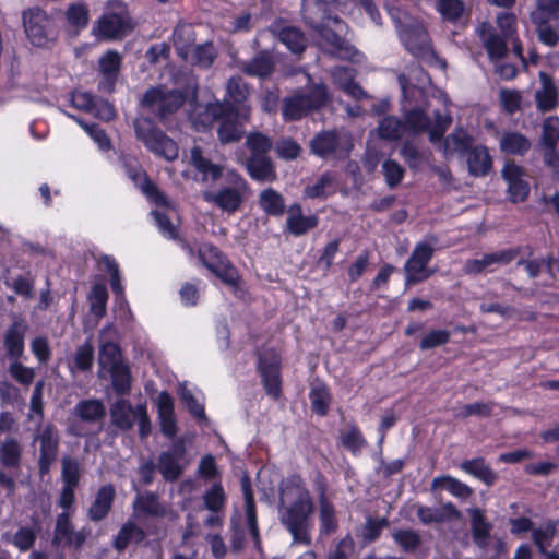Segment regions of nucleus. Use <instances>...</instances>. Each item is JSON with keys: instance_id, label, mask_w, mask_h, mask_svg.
Listing matches in <instances>:
<instances>
[{"instance_id": "c03bdc74", "label": "nucleus", "mask_w": 559, "mask_h": 559, "mask_svg": "<svg viewBox=\"0 0 559 559\" xmlns=\"http://www.w3.org/2000/svg\"><path fill=\"white\" fill-rule=\"evenodd\" d=\"M277 37L293 53H301L307 47L305 34L296 26H284L278 32Z\"/></svg>"}, {"instance_id": "f8f14e48", "label": "nucleus", "mask_w": 559, "mask_h": 559, "mask_svg": "<svg viewBox=\"0 0 559 559\" xmlns=\"http://www.w3.org/2000/svg\"><path fill=\"white\" fill-rule=\"evenodd\" d=\"M187 453L186 440L178 437L173 440L170 448L163 451L157 460V468L166 481H177L185 471V465L181 461Z\"/></svg>"}, {"instance_id": "0eeeda50", "label": "nucleus", "mask_w": 559, "mask_h": 559, "mask_svg": "<svg viewBox=\"0 0 559 559\" xmlns=\"http://www.w3.org/2000/svg\"><path fill=\"white\" fill-rule=\"evenodd\" d=\"M255 368L266 395L273 401H278L283 395V358L281 353L274 347L259 350Z\"/></svg>"}, {"instance_id": "f03ea898", "label": "nucleus", "mask_w": 559, "mask_h": 559, "mask_svg": "<svg viewBox=\"0 0 559 559\" xmlns=\"http://www.w3.org/2000/svg\"><path fill=\"white\" fill-rule=\"evenodd\" d=\"M293 495L296 498L285 509L282 523L292 534L295 543L309 546L312 542L310 531L312 528L311 518L314 512V503L301 476L298 474L288 476L281 487L282 501Z\"/></svg>"}, {"instance_id": "69168bd1", "label": "nucleus", "mask_w": 559, "mask_h": 559, "mask_svg": "<svg viewBox=\"0 0 559 559\" xmlns=\"http://www.w3.org/2000/svg\"><path fill=\"white\" fill-rule=\"evenodd\" d=\"M382 173L386 185L393 189L402 182L405 169L396 160L386 159L382 164Z\"/></svg>"}, {"instance_id": "a19ab883", "label": "nucleus", "mask_w": 559, "mask_h": 559, "mask_svg": "<svg viewBox=\"0 0 559 559\" xmlns=\"http://www.w3.org/2000/svg\"><path fill=\"white\" fill-rule=\"evenodd\" d=\"M132 412V405L128 400H117L110 407L112 425L123 431L130 430L133 427Z\"/></svg>"}, {"instance_id": "2eb2a0df", "label": "nucleus", "mask_w": 559, "mask_h": 559, "mask_svg": "<svg viewBox=\"0 0 559 559\" xmlns=\"http://www.w3.org/2000/svg\"><path fill=\"white\" fill-rule=\"evenodd\" d=\"M90 533L91 531L87 527H82L80 531L75 532L70 513L63 511L57 515L52 545L63 544L64 546L80 550L85 544Z\"/></svg>"}, {"instance_id": "de8ad7c7", "label": "nucleus", "mask_w": 559, "mask_h": 559, "mask_svg": "<svg viewBox=\"0 0 559 559\" xmlns=\"http://www.w3.org/2000/svg\"><path fill=\"white\" fill-rule=\"evenodd\" d=\"M405 132L420 134L430 128V118L421 108H412L404 115L403 119Z\"/></svg>"}, {"instance_id": "f704fd0d", "label": "nucleus", "mask_w": 559, "mask_h": 559, "mask_svg": "<svg viewBox=\"0 0 559 559\" xmlns=\"http://www.w3.org/2000/svg\"><path fill=\"white\" fill-rule=\"evenodd\" d=\"M23 448L19 440L9 437L0 443V464L8 469H17L22 462Z\"/></svg>"}, {"instance_id": "7c9ffc66", "label": "nucleus", "mask_w": 559, "mask_h": 559, "mask_svg": "<svg viewBox=\"0 0 559 559\" xmlns=\"http://www.w3.org/2000/svg\"><path fill=\"white\" fill-rule=\"evenodd\" d=\"M333 78L350 97L359 100L367 96L365 90L355 81V70L353 68L337 67L333 71Z\"/></svg>"}, {"instance_id": "0e129e2a", "label": "nucleus", "mask_w": 559, "mask_h": 559, "mask_svg": "<svg viewBox=\"0 0 559 559\" xmlns=\"http://www.w3.org/2000/svg\"><path fill=\"white\" fill-rule=\"evenodd\" d=\"M67 21L78 29L85 28L88 24V9L81 3H72L66 12Z\"/></svg>"}, {"instance_id": "5701e85b", "label": "nucleus", "mask_w": 559, "mask_h": 559, "mask_svg": "<svg viewBox=\"0 0 559 559\" xmlns=\"http://www.w3.org/2000/svg\"><path fill=\"white\" fill-rule=\"evenodd\" d=\"M116 497L115 487L111 484L99 487L87 511V516L93 522H99L107 518L112 509Z\"/></svg>"}, {"instance_id": "423d86ee", "label": "nucleus", "mask_w": 559, "mask_h": 559, "mask_svg": "<svg viewBox=\"0 0 559 559\" xmlns=\"http://www.w3.org/2000/svg\"><path fill=\"white\" fill-rule=\"evenodd\" d=\"M329 92L324 84H316L306 93H296L285 97L282 116L285 121H298L310 112L320 110L329 102Z\"/></svg>"}, {"instance_id": "680f3d73", "label": "nucleus", "mask_w": 559, "mask_h": 559, "mask_svg": "<svg viewBox=\"0 0 559 559\" xmlns=\"http://www.w3.org/2000/svg\"><path fill=\"white\" fill-rule=\"evenodd\" d=\"M99 71L102 75L112 76L114 74L120 73V69L122 66V58L120 53L116 50H107L99 58Z\"/></svg>"}, {"instance_id": "39448f33", "label": "nucleus", "mask_w": 559, "mask_h": 559, "mask_svg": "<svg viewBox=\"0 0 559 559\" xmlns=\"http://www.w3.org/2000/svg\"><path fill=\"white\" fill-rule=\"evenodd\" d=\"M249 185L236 170H229L225 176V185L216 191H206L203 199L227 213H236L245 202Z\"/></svg>"}, {"instance_id": "f257e3e1", "label": "nucleus", "mask_w": 559, "mask_h": 559, "mask_svg": "<svg viewBox=\"0 0 559 559\" xmlns=\"http://www.w3.org/2000/svg\"><path fill=\"white\" fill-rule=\"evenodd\" d=\"M333 1L316 0L313 5L304 9V21L328 46L331 56L355 61L359 51L344 38L347 25L337 14L332 13L330 4Z\"/></svg>"}, {"instance_id": "bf43d9fd", "label": "nucleus", "mask_w": 559, "mask_h": 559, "mask_svg": "<svg viewBox=\"0 0 559 559\" xmlns=\"http://www.w3.org/2000/svg\"><path fill=\"white\" fill-rule=\"evenodd\" d=\"M451 333L444 329L430 330L424 335L419 342L421 350H429L439 346H443L450 342Z\"/></svg>"}, {"instance_id": "79ce46f5", "label": "nucleus", "mask_w": 559, "mask_h": 559, "mask_svg": "<svg viewBox=\"0 0 559 559\" xmlns=\"http://www.w3.org/2000/svg\"><path fill=\"white\" fill-rule=\"evenodd\" d=\"M444 488L452 496L460 499H467L472 496L473 489L465 483L450 475L438 476L431 483V489Z\"/></svg>"}, {"instance_id": "e2e57ef3", "label": "nucleus", "mask_w": 559, "mask_h": 559, "mask_svg": "<svg viewBox=\"0 0 559 559\" xmlns=\"http://www.w3.org/2000/svg\"><path fill=\"white\" fill-rule=\"evenodd\" d=\"M135 508L146 515L160 516L164 514V508L154 492H147L138 498Z\"/></svg>"}, {"instance_id": "052dcab7", "label": "nucleus", "mask_w": 559, "mask_h": 559, "mask_svg": "<svg viewBox=\"0 0 559 559\" xmlns=\"http://www.w3.org/2000/svg\"><path fill=\"white\" fill-rule=\"evenodd\" d=\"M39 530V526L37 527V530L27 526L20 527L13 535L12 544L20 551L25 552L29 550L35 545V542L37 539V533Z\"/></svg>"}, {"instance_id": "412c9836", "label": "nucleus", "mask_w": 559, "mask_h": 559, "mask_svg": "<svg viewBox=\"0 0 559 559\" xmlns=\"http://www.w3.org/2000/svg\"><path fill=\"white\" fill-rule=\"evenodd\" d=\"M276 61L273 52L263 49L258 51L252 59L243 62L240 70L248 76L266 80L274 73Z\"/></svg>"}, {"instance_id": "c756f323", "label": "nucleus", "mask_w": 559, "mask_h": 559, "mask_svg": "<svg viewBox=\"0 0 559 559\" xmlns=\"http://www.w3.org/2000/svg\"><path fill=\"white\" fill-rule=\"evenodd\" d=\"M258 205L267 216L281 217L286 212L283 194L271 187L260 191Z\"/></svg>"}, {"instance_id": "13d9d810", "label": "nucleus", "mask_w": 559, "mask_h": 559, "mask_svg": "<svg viewBox=\"0 0 559 559\" xmlns=\"http://www.w3.org/2000/svg\"><path fill=\"white\" fill-rule=\"evenodd\" d=\"M216 58L213 43L195 45L192 50V62L201 68H210Z\"/></svg>"}, {"instance_id": "cd10ccee", "label": "nucleus", "mask_w": 559, "mask_h": 559, "mask_svg": "<svg viewBox=\"0 0 559 559\" xmlns=\"http://www.w3.org/2000/svg\"><path fill=\"white\" fill-rule=\"evenodd\" d=\"M251 179L259 182H272L276 179V170L269 156H249L246 164Z\"/></svg>"}, {"instance_id": "6ab92c4d", "label": "nucleus", "mask_w": 559, "mask_h": 559, "mask_svg": "<svg viewBox=\"0 0 559 559\" xmlns=\"http://www.w3.org/2000/svg\"><path fill=\"white\" fill-rule=\"evenodd\" d=\"M28 325L22 318H15L3 335V346L11 360H20L25 349Z\"/></svg>"}, {"instance_id": "ea45409f", "label": "nucleus", "mask_w": 559, "mask_h": 559, "mask_svg": "<svg viewBox=\"0 0 559 559\" xmlns=\"http://www.w3.org/2000/svg\"><path fill=\"white\" fill-rule=\"evenodd\" d=\"M120 346L111 341L103 343L98 352V365L100 370L108 371L123 365Z\"/></svg>"}, {"instance_id": "473e14b6", "label": "nucleus", "mask_w": 559, "mask_h": 559, "mask_svg": "<svg viewBox=\"0 0 559 559\" xmlns=\"http://www.w3.org/2000/svg\"><path fill=\"white\" fill-rule=\"evenodd\" d=\"M249 93L248 84L240 75L231 76L227 81L226 96L221 104H234V106L242 108V111L249 110V107L243 106Z\"/></svg>"}, {"instance_id": "774afa93", "label": "nucleus", "mask_w": 559, "mask_h": 559, "mask_svg": "<svg viewBox=\"0 0 559 559\" xmlns=\"http://www.w3.org/2000/svg\"><path fill=\"white\" fill-rule=\"evenodd\" d=\"M559 141V117L550 116L544 120L542 143L557 146Z\"/></svg>"}, {"instance_id": "aec40b11", "label": "nucleus", "mask_w": 559, "mask_h": 559, "mask_svg": "<svg viewBox=\"0 0 559 559\" xmlns=\"http://www.w3.org/2000/svg\"><path fill=\"white\" fill-rule=\"evenodd\" d=\"M310 152L320 158L334 157L342 150L341 133L336 129L322 130L309 142Z\"/></svg>"}, {"instance_id": "338daca9", "label": "nucleus", "mask_w": 559, "mask_h": 559, "mask_svg": "<svg viewBox=\"0 0 559 559\" xmlns=\"http://www.w3.org/2000/svg\"><path fill=\"white\" fill-rule=\"evenodd\" d=\"M276 155L285 160H294L301 153V146L292 138H284L276 142Z\"/></svg>"}, {"instance_id": "603ef678", "label": "nucleus", "mask_w": 559, "mask_h": 559, "mask_svg": "<svg viewBox=\"0 0 559 559\" xmlns=\"http://www.w3.org/2000/svg\"><path fill=\"white\" fill-rule=\"evenodd\" d=\"M204 508L212 513H219L226 504V493L222 483H214L203 495Z\"/></svg>"}, {"instance_id": "dca6fc26", "label": "nucleus", "mask_w": 559, "mask_h": 559, "mask_svg": "<svg viewBox=\"0 0 559 559\" xmlns=\"http://www.w3.org/2000/svg\"><path fill=\"white\" fill-rule=\"evenodd\" d=\"M39 440V459L38 473L40 477L49 474L52 464L57 461L59 453L60 439L52 424L44 427L38 435Z\"/></svg>"}, {"instance_id": "6e6552de", "label": "nucleus", "mask_w": 559, "mask_h": 559, "mask_svg": "<svg viewBox=\"0 0 559 559\" xmlns=\"http://www.w3.org/2000/svg\"><path fill=\"white\" fill-rule=\"evenodd\" d=\"M187 94L180 90H167L164 85L152 86L142 96L141 105L155 115L159 121L166 120L186 103Z\"/></svg>"}, {"instance_id": "49530a36", "label": "nucleus", "mask_w": 559, "mask_h": 559, "mask_svg": "<svg viewBox=\"0 0 559 559\" xmlns=\"http://www.w3.org/2000/svg\"><path fill=\"white\" fill-rule=\"evenodd\" d=\"M173 40L178 53L186 56L195 41L193 26L188 23H179L173 32Z\"/></svg>"}, {"instance_id": "4c0bfd02", "label": "nucleus", "mask_w": 559, "mask_h": 559, "mask_svg": "<svg viewBox=\"0 0 559 559\" xmlns=\"http://www.w3.org/2000/svg\"><path fill=\"white\" fill-rule=\"evenodd\" d=\"M319 522L320 533L324 535L335 532L338 527L335 507L323 492L319 497Z\"/></svg>"}, {"instance_id": "4468645a", "label": "nucleus", "mask_w": 559, "mask_h": 559, "mask_svg": "<svg viewBox=\"0 0 559 559\" xmlns=\"http://www.w3.org/2000/svg\"><path fill=\"white\" fill-rule=\"evenodd\" d=\"M400 39L405 49L417 59L435 56L430 36L420 24H405L400 29Z\"/></svg>"}, {"instance_id": "a878e982", "label": "nucleus", "mask_w": 559, "mask_h": 559, "mask_svg": "<svg viewBox=\"0 0 559 559\" xmlns=\"http://www.w3.org/2000/svg\"><path fill=\"white\" fill-rule=\"evenodd\" d=\"M465 157L468 173L474 177H486L492 169V157L483 144L476 145Z\"/></svg>"}, {"instance_id": "c85d7f7f", "label": "nucleus", "mask_w": 559, "mask_h": 559, "mask_svg": "<svg viewBox=\"0 0 559 559\" xmlns=\"http://www.w3.org/2000/svg\"><path fill=\"white\" fill-rule=\"evenodd\" d=\"M469 515L473 542L476 546L484 549L489 545L492 524L487 521L480 509H471Z\"/></svg>"}, {"instance_id": "864d4df0", "label": "nucleus", "mask_w": 559, "mask_h": 559, "mask_svg": "<svg viewBox=\"0 0 559 559\" xmlns=\"http://www.w3.org/2000/svg\"><path fill=\"white\" fill-rule=\"evenodd\" d=\"M392 537L404 552H415L421 545L419 533L412 528L396 530Z\"/></svg>"}, {"instance_id": "c9c22d12", "label": "nucleus", "mask_w": 559, "mask_h": 559, "mask_svg": "<svg viewBox=\"0 0 559 559\" xmlns=\"http://www.w3.org/2000/svg\"><path fill=\"white\" fill-rule=\"evenodd\" d=\"M311 409L319 416H326L330 409L332 395L328 385L322 381H316L311 384L309 391Z\"/></svg>"}, {"instance_id": "4be33fe9", "label": "nucleus", "mask_w": 559, "mask_h": 559, "mask_svg": "<svg viewBox=\"0 0 559 559\" xmlns=\"http://www.w3.org/2000/svg\"><path fill=\"white\" fill-rule=\"evenodd\" d=\"M225 104H221L219 100L198 104L191 114V122L194 129L199 132H206L218 122L219 117L224 114Z\"/></svg>"}, {"instance_id": "b1692460", "label": "nucleus", "mask_w": 559, "mask_h": 559, "mask_svg": "<svg viewBox=\"0 0 559 559\" xmlns=\"http://www.w3.org/2000/svg\"><path fill=\"white\" fill-rule=\"evenodd\" d=\"M146 539L145 531L132 521L121 525L114 536L111 546L119 554L123 552L130 545L139 546Z\"/></svg>"}, {"instance_id": "3c124183", "label": "nucleus", "mask_w": 559, "mask_h": 559, "mask_svg": "<svg viewBox=\"0 0 559 559\" xmlns=\"http://www.w3.org/2000/svg\"><path fill=\"white\" fill-rule=\"evenodd\" d=\"M379 136L388 141H396L405 133L403 120L395 116L384 117L378 127Z\"/></svg>"}, {"instance_id": "a18cd8bd", "label": "nucleus", "mask_w": 559, "mask_h": 559, "mask_svg": "<svg viewBox=\"0 0 559 559\" xmlns=\"http://www.w3.org/2000/svg\"><path fill=\"white\" fill-rule=\"evenodd\" d=\"M531 21L536 27L538 39L540 43L549 47H555L558 45L559 34L550 25L549 20L547 17L543 16L542 13L533 11L531 13Z\"/></svg>"}, {"instance_id": "7ed1b4c3", "label": "nucleus", "mask_w": 559, "mask_h": 559, "mask_svg": "<svg viewBox=\"0 0 559 559\" xmlns=\"http://www.w3.org/2000/svg\"><path fill=\"white\" fill-rule=\"evenodd\" d=\"M25 34L29 43L39 48H49L60 33L56 19L39 7L28 8L22 13Z\"/></svg>"}, {"instance_id": "20e7f679", "label": "nucleus", "mask_w": 559, "mask_h": 559, "mask_svg": "<svg viewBox=\"0 0 559 559\" xmlns=\"http://www.w3.org/2000/svg\"><path fill=\"white\" fill-rule=\"evenodd\" d=\"M133 128L136 139L154 155L169 162L177 159L179 155L177 143L158 128L153 119L138 117L133 121Z\"/></svg>"}, {"instance_id": "4d7b16f0", "label": "nucleus", "mask_w": 559, "mask_h": 559, "mask_svg": "<svg viewBox=\"0 0 559 559\" xmlns=\"http://www.w3.org/2000/svg\"><path fill=\"white\" fill-rule=\"evenodd\" d=\"M74 367L81 372H88L94 366V347L90 340L78 346L74 357Z\"/></svg>"}, {"instance_id": "58836bf2", "label": "nucleus", "mask_w": 559, "mask_h": 559, "mask_svg": "<svg viewBox=\"0 0 559 559\" xmlns=\"http://www.w3.org/2000/svg\"><path fill=\"white\" fill-rule=\"evenodd\" d=\"M435 2V9L440 14L442 21L457 23L465 14V3L463 0H425Z\"/></svg>"}, {"instance_id": "37998d69", "label": "nucleus", "mask_w": 559, "mask_h": 559, "mask_svg": "<svg viewBox=\"0 0 559 559\" xmlns=\"http://www.w3.org/2000/svg\"><path fill=\"white\" fill-rule=\"evenodd\" d=\"M110 374L111 388L117 395H129L132 389V374L128 364L107 371Z\"/></svg>"}, {"instance_id": "9d476101", "label": "nucleus", "mask_w": 559, "mask_h": 559, "mask_svg": "<svg viewBox=\"0 0 559 559\" xmlns=\"http://www.w3.org/2000/svg\"><path fill=\"white\" fill-rule=\"evenodd\" d=\"M99 38L114 40L122 39L134 28L132 17L126 8L119 11L105 12L95 26Z\"/></svg>"}, {"instance_id": "393cba45", "label": "nucleus", "mask_w": 559, "mask_h": 559, "mask_svg": "<svg viewBox=\"0 0 559 559\" xmlns=\"http://www.w3.org/2000/svg\"><path fill=\"white\" fill-rule=\"evenodd\" d=\"M190 165L201 175L202 181H216L223 176V166L213 163L209 157L204 156L203 150L199 145H194L190 150Z\"/></svg>"}, {"instance_id": "5fc2aeb1", "label": "nucleus", "mask_w": 559, "mask_h": 559, "mask_svg": "<svg viewBox=\"0 0 559 559\" xmlns=\"http://www.w3.org/2000/svg\"><path fill=\"white\" fill-rule=\"evenodd\" d=\"M88 299L91 312L98 318L105 316L108 301V292L106 285L103 283L94 284L92 286Z\"/></svg>"}, {"instance_id": "6e6d98bb", "label": "nucleus", "mask_w": 559, "mask_h": 559, "mask_svg": "<svg viewBox=\"0 0 559 559\" xmlns=\"http://www.w3.org/2000/svg\"><path fill=\"white\" fill-rule=\"evenodd\" d=\"M250 156H267L272 150V140L260 131L250 132L246 140Z\"/></svg>"}, {"instance_id": "a211bd4d", "label": "nucleus", "mask_w": 559, "mask_h": 559, "mask_svg": "<svg viewBox=\"0 0 559 559\" xmlns=\"http://www.w3.org/2000/svg\"><path fill=\"white\" fill-rule=\"evenodd\" d=\"M521 252L520 247L507 248L500 251L485 253L480 259H469L464 264L466 274H480L488 270L492 264L508 265Z\"/></svg>"}, {"instance_id": "72a5a7b5", "label": "nucleus", "mask_w": 559, "mask_h": 559, "mask_svg": "<svg viewBox=\"0 0 559 559\" xmlns=\"http://www.w3.org/2000/svg\"><path fill=\"white\" fill-rule=\"evenodd\" d=\"M73 413L84 423H97L106 416V408L100 400L85 399L75 404Z\"/></svg>"}, {"instance_id": "e433bc0d", "label": "nucleus", "mask_w": 559, "mask_h": 559, "mask_svg": "<svg viewBox=\"0 0 559 559\" xmlns=\"http://www.w3.org/2000/svg\"><path fill=\"white\" fill-rule=\"evenodd\" d=\"M543 88L536 92L535 100L537 108L542 112H547L556 107L558 99V91L552 79L546 73H540Z\"/></svg>"}, {"instance_id": "8fccbe9b", "label": "nucleus", "mask_w": 559, "mask_h": 559, "mask_svg": "<svg viewBox=\"0 0 559 559\" xmlns=\"http://www.w3.org/2000/svg\"><path fill=\"white\" fill-rule=\"evenodd\" d=\"M104 270L110 275V287L116 298H124V287L121 282L119 264L110 255H103L99 260Z\"/></svg>"}, {"instance_id": "bb28decb", "label": "nucleus", "mask_w": 559, "mask_h": 559, "mask_svg": "<svg viewBox=\"0 0 559 559\" xmlns=\"http://www.w3.org/2000/svg\"><path fill=\"white\" fill-rule=\"evenodd\" d=\"M461 471L479 479L486 486L491 487L498 479L497 473L486 463L483 456L464 460L460 464Z\"/></svg>"}, {"instance_id": "f3484780", "label": "nucleus", "mask_w": 559, "mask_h": 559, "mask_svg": "<svg viewBox=\"0 0 559 559\" xmlns=\"http://www.w3.org/2000/svg\"><path fill=\"white\" fill-rule=\"evenodd\" d=\"M127 176L141 191L158 206H167L168 200L158 187L151 180L143 167L136 159H130L124 163Z\"/></svg>"}, {"instance_id": "9b49d317", "label": "nucleus", "mask_w": 559, "mask_h": 559, "mask_svg": "<svg viewBox=\"0 0 559 559\" xmlns=\"http://www.w3.org/2000/svg\"><path fill=\"white\" fill-rule=\"evenodd\" d=\"M433 253L435 249L427 242H418L415 246L404 265L406 284L421 283L433 274V271L428 269Z\"/></svg>"}, {"instance_id": "09e8293b", "label": "nucleus", "mask_w": 559, "mask_h": 559, "mask_svg": "<svg viewBox=\"0 0 559 559\" xmlns=\"http://www.w3.org/2000/svg\"><path fill=\"white\" fill-rule=\"evenodd\" d=\"M318 225L319 217L316 214H310L298 217L287 216L285 227L290 235L300 237L314 229Z\"/></svg>"}, {"instance_id": "ddd939ff", "label": "nucleus", "mask_w": 559, "mask_h": 559, "mask_svg": "<svg viewBox=\"0 0 559 559\" xmlns=\"http://www.w3.org/2000/svg\"><path fill=\"white\" fill-rule=\"evenodd\" d=\"M249 118L248 109L234 106V104H225L224 114L219 117L217 136L222 144L235 143L241 140L245 130L242 121Z\"/></svg>"}, {"instance_id": "1a4fd4ad", "label": "nucleus", "mask_w": 559, "mask_h": 559, "mask_svg": "<svg viewBox=\"0 0 559 559\" xmlns=\"http://www.w3.org/2000/svg\"><path fill=\"white\" fill-rule=\"evenodd\" d=\"M198 258L203 266L230 286L236 294L240 285V276L229 259L213 243H203L198 250Z\"/></svg>"}, {"instance_id": "2f4dec72", "label": "nucleus", "mask_w": 559, "mask_h": 559, "mask_svg": "<svg viewBox=\"0 0 559 559\" xmlns=\"http://www.w3.org/2000/svg\"><path fill=\"white\" fill-rule=\"evenodd\" d=\"M501 152L507 155L524 156L531 150L528 138L518 131L504 132L499 143Z\"/></svg>"}]
</instances>
